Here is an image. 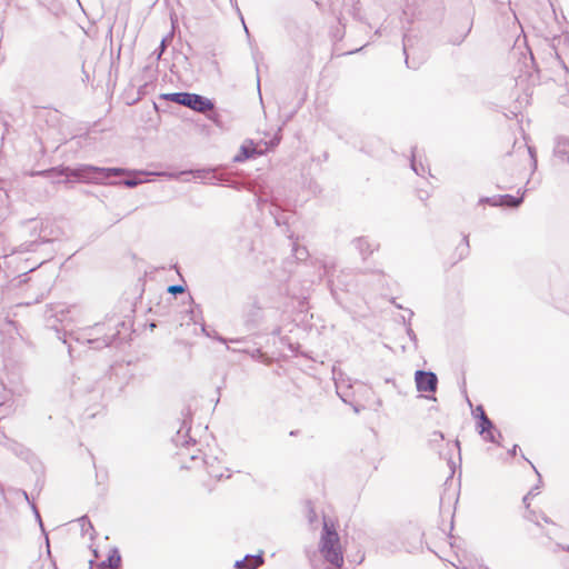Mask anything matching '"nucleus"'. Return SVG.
<instances>
[{
    "instance_id": "1",
    "label": "nucleus",
    "mask_w": 569,
    "mask_h": 569,
    "mask_svg": "<svg viewBox=\"0 0 569 569\" xmlns=\"http://www.w3.org/2000/svg\"><path fill=\"white\" fill-rule=\"evenodd\" d=\"M319 552L326 561L341 569L345 563L343 548L337 531L335 521L323 519L322 531L319 540Z\"/></svg>"
},
{
    "instance_id": "2",
    "label": "nucleus",
    "mask_w": 569,
    "mask_h": 569,
    "mask_svg": "<svg viewBox=\"0 0 569 569\" xmlns=\"http://www.w3.org/2000/svg\"><path fill=\"white\" fill-rule=\"evenodd\" d=\"M523 505L527 510L525 517L528 520L537 523L538 526H541V521L545 523H553L552 520L547 517V511L549 510V501L541 491H530L523 498Z\"/></svg>"
},
{
    "instance_id": "3",
    "label": "nucleus",
    "mask_w": 569,
    "mask_h": 569,
    "mask_svg": "<svg viewBox=\"0 0 569 569\" xmlns=\"http://www.w3.org/2000/svg\"><path fill=\"white\" fill-rule=\"evenodd\" d=\"M93 556L94 559L90 560V569H121V556L112 546L96 548Z\"/></svg>"
},
{
    "instance_id": "4",
    "label": "nucleus",
    "mask_w": 569,
    "mask_h": 569,
    "mask_svg": "<svg viewBox=\"0 0 569 569\" xmlns=\"http://www.w3.org/2000/svg\"><path fill=\"white\" fill-rule=\"evenodd\" d=\"M470 252L469 238L467 236H457L446 246L443 251L445 264L453 267L468 257Z\"/></svg>"
},
{
    "instance_id": "5",
    "label": "nucleus",
    "mask_w": 569,
    "mask_h": 569,
    "mask_svg": "<svg viewBox=\"0 0 569 569\" xmlns=\"http://www.w3.org/2000/svg\"><path fill=\"white\" fill-rule=\"evenodd\" d=\"M415 381L419 392L433 393L437 390L438 379L433 372L418 370Z\"/></svg>"
},
{
    "instance_id": "6",
    "label": "nucleus",
    "mask_w": 569,
    "mask_h": 569,
    "mask_svg": "<svg viewBox=\"0 0 569 569\" xmlns=\"http://www.w3.org/2000/svg\"><path fill=\"white\" fill-rule=\"evenodd\" d=\"M186 107L194 111L204 113L207 111H211L214 106L209 99L202 96L189 93Z\"/></svg>"
},
{
    "instance_id": "7",
    "label": "nucleus",
    "mask_w": 569,
    "mask_h": 569,
    "mask_svg": "<svg viewBox=\"0 0 569 569\" xmlns=\"http://www.w3.org/2000/svg\"><path fill=\"white\" fill-rule=\"evenodd\" d=\"M207 472L210 478L217 481L229 479L231 477L230 470L217 458L213 461L208 462Z\"/></svg>"
},
{
    "instance_id": "8",
    "label": "nucleus",
    "mask_w": 569,
    "mask_h": 569,
    "mask_svg": "<svg viewBox=\"0 0 569 569\" xmlns=\"http://www.w3.org/2000/svg\"><path fill=\"white\" fill-rule=\"evenodd\" d=\"M263 153L262 150H258L257 146L253 143V141L249 140L246 141L239 149V152L237 156H234L236 162H242L250 158H254L258 156H261Z\"/></svg>"
},
{
    "instance_id": "9",
    "label": "nucleus",
    "mask_w": 569,
    "mask_h": 569,
    "mask_svg": "<svg viewBox=\"0 0 569 569\" xmlns=\"http://www.w3.org/2000/svg\"><path fill=\"white\" fill-rule=\"evenodd\" d=\"M477 411L479 412V421H478V427L477 428H478L480 435H482L483 438L487 439V440H492L493 436H492V431H491V429H492L491 421L486 416L485 410L482 409V407H478Z\"/></svg>"
},
{
    "instance_id": "10",
    "label": "nucleus",
    "mask_w": 569,
    "mask_h": 569,
    "mask_svg": "<svg viewBox=\"0 0 569 569\" xmlns=\"http://www.w3.org/2000/svg\"><path fill=\"white\" fill-rule=\"evenodd\" d=\"M82 173H90V172H98L103 178H109L111 176H122L124 173L123 169L120 168H98L92 166H86L82 169H80Z\"/></svg>"
},
{
    "instance_id": "11",
    "label": "nucleus",
    "mask_w": 569,
    "mask_h": 569,
    "mask_svg": "<svg viewBox=\"0 0 569 569\" xmlns=\"http://www.w3.org/2000/svg\"><path fill=\"white\" fill-rule=\"evenodd\" d=\"M262 563L260 556L246 557L243 560L236 562L237 569H256Z\"/></svg>"
},
{
    "instance_id": "12",
    "label": "nucleus",
    "mask_w": 569,
    "mask_h": 569,
    "mask_svg": "<svg viewBox=\"0 0 569 569\" xmlns=\"http://www.w3.org/2000/svg\"><path fill=\"white\" fill-rule=\"evenodd\" d=\"M189 92H174V93H162L160 99L172 101L181 106H187Z\"/></svg>"
},
{
    "instance_id": "13",
    "label": "nucleus",
    "mask_w": 569,
    "mask_h": 569,
    "mask_svg": "<svg viewBox=\"0 0 569 569\" xmlns=\"http://www.w3.org/2000/svg\"><path fill=\"white\" fill-rule=\"evenodd\" d=\"M523 200V196L513 197L510 194L500 196L495 204L508 206V207H518Z\"/></svg>"
},
{
    "instance_id": "14",
    "label": "nucleus",
    "mask_w": 569,
    "mask_h": 569,
    "mask_svg": "<svg viewBox=\"0 0 569 569\" xmlns=\"http://www.w3.org/2000/svg\"><path fill=\"white\" fill-rule=\"evenodd\" d=\"M417 196L421 201H427L430 198V191L426 188H418Z\"/></svg>"
},
{
    "instance_id": "15",
    "label": "nucleus",
    "mask_w": 569,
    "mask_h": 569,
    "mask_svg": "<svg viewBox=\"0 0 569 569\" xmlns=\"http://www.w3.org/2000/svg\"><path fill=\"white\" fill-rule=\"evenodd\" d=\"M357 244H358V248L362 251V252H366L368 251L369 253H372L373 252V249L370 248V244L367 240L365 239H359L357 241Z\"/></svg>"
},
{
    "instance_id": "16",
    "label": "nucleus",
    "mask_w": 569,
    "mask_h": 569,
    "mask_svg": "<svg viewBox=\"0 0 569 569\" xmlns=\"http://www.w3.org/2000/svg\"><path fill=\"white\" fill-rule=\"evenodd\" d=\"M168 291L170 293H182L184 291V288L182 286H171L168 288Z\"/></svg>"
},
{
    "instance_id": "17",
    "label": "nucleus",
    "mask_w": 569,
    "mask_h": 569,
    "mask_svg": "<svg viewBox=\"0 0 569 569\" xmlns=\"http://www.w3.org/2000/svg\"><path fill=\"white\" fill-rule=\"evenodd\" d=\"M190 458H191V460H192L196 465H198V466H201V465H202V459H201V458L196 457V456H191Z\"/></svg>"
},
{
    "instance_id": "18",
    "label": "nucleus",
    "mask_w": 569,
    "mask_h": 569,
    "mask_svg": "<svg viewBox=\"0 0 569 569\" xmlns=\"http://www.w3.org/2000/svg\"><path fill=\"white\" fill-rule=\"evenodd\" d=\"M566 550H568V551H569V547H568Z\"/></svg>"
}]
</instances>
